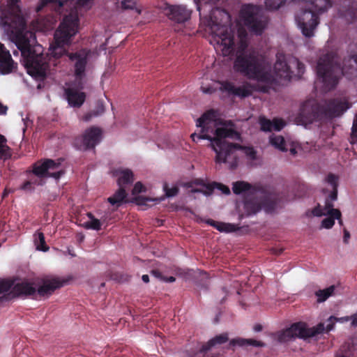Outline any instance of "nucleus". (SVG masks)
<instances>
[{
    "label": "nucleus",
    "instance_id": "17",
    "mask_svg": "<svg viewBox=\"0 0 357 357\" xmlns=\"http://www.w3.org/2000/svg\"><path fill=\"white\" fill-rule=\"evenodd\" d=\"M17 68L9 52L0 43V72L3 75L11 73Z\"/></svg>",
    "mask_w": 357,
    "mask_h": 357
},
{
    "label": "nucleus",
    "instance_id": "46",
    "mask_svg": "<svg viewBox=\"0 0 357 357\" xmlns=\"http://www.w3.org/2000/svg\"><path fill=\"white\" fill-rule=\"evenodd\" d=\"M219 190L222 191V192L225 195L230 194V189L227 186L221 183H215Z\"/></svg>",
    "mask_w": 357,
    "mask_h": 357
},
{
    "label": "nucleus",
    "instance_id": "10",
    "mask_svg": "<svg viewBox=\"0 0 357 357\" xmlns=\"http://www.w3.org/2000/svg\"><path fill=\"white\" fill-rule=\"evenodd\" d=\"M275 202L259 191L248 195L244 200V209L247 215L256 214L261 209L270 213L275 210Z\"/></svg>",
    "mask_w": 357,
    "mask_h": 357
},
{
    "label": "nucleus",
    "instance_id": "12",
    "mask_svg": "<svg viewBox=\"0 0 357 357\" xmlns=\"http://www.w3.org/2000/svg\"><path fill=\"white\" fill-rule=\"evenodd\" d=\"M36 284V279L32 282L23 281L15 284L10 292L0 296V304H3L4 302L20 296H31L33 298L36 299L38 294Z\"/></svg>",
    "mask_w": 357,
    "mask_h": 357
},
{
    "label": "nucleus",
    "instance_id": "30",
    "mask_svg": "<svg viewBox=\"0 0 357 357\" xmlns=\"http://www.w3.org/2000/svg\"><path fill=\"white\" fill-rule=\"evenodd\" d=\"M12 156L11 149L7 145V139L0 134V159L7 160Z\"/></svg>",
    "mask_w": 357,
    "mask_h": 357
},
{
    "label": "nucleus",
    "instance_id": "23",
    "mask_svg": "<svg viewBox=\"0 0 357 357\" xmlns=\"http://www.w3.org/2000/svg\"><path fill=\"white\" fill-rule=\"evenodd\" d=\"M116 176H118V185L121 187L130 184L133 182V173L130 169H117L115 172Z\"/></svg>",
    "mask_w": 357,
    "mask_h": 357
},
{
    "label": "nucleus",
    "instance_id": "20",
    "mask_svg": "<svg viewBox=\"0 0 357 357\" xmlns=\"http://www.w3.org/2000/svg\"><path fill=\"white\" fill-rule=\"evenodd\" d=\"M224 89L233 95L241 98H245L251 95V91L246 86H236L231 82H225L223 84Z\"/></svg>",
    "mask_w": 357,
    "mask_h": 357
},
{
    "label": "nucleus",
    "instance_id": "22",
    "mask_svg": "<svg viewBox=\"0 0 357 357\" xmlns=\"http://www.w3.org/2000/svg\"><path fill=\"white\" fill-rule=\"evenodd\" d=\"M228 335L227 333H222L216 335L213 338L208 340L206 343L204 344L199 349L200 353H206L209 351L213 347L217 344H222L228 340Z\"/></svg>",
    "mask_w": 357,
    "mask_h": 357
},
{
    "label": "nucleus",
    "instance_id": "56",
    "mask_svg": "<svg viewBox=\"0 0 357 357\" xmlns=\"http://www.w3.org/2000/svg\"><path fill=\"white\" fill-rule=\"evenodd\" d=\"M253 329L255 332H259L262 330V326L261 324H255Z\"/></svg>",
    "mask_w": 357,
    "mask_h": 357
},
{
    "label": "nucleus",
    "instance_id": "45",
    "mask_svg": "<svg viewBox=\"0 0 357 357\" xmlns=\"http://www.w3.org/2000/svg\"><path fill=\"white\" fill-rule=\"evenodd\" d=\"M135 2L132 0H122L121 7L123 9H132L135 7Z\"/></svg>",
    "mask_w": 357,
    "mask_h": 357
},
{
    "label": "nucleus",
    "instance_id": "64",
    "mask_svg": "<svg viewBox=\"0 0 357 357\" xmlns=\"http://www.w3.org/2000/svg\"><path fill=\"white\" fill-rule=\"evenodd\" d=\"M335 357H347V356L343 354H338V355H336Z\"/></svg>",
    "mask_w": 357,
    "mask_h": 357
},
{
    "label": "nucleus",
    "instance_id": "27",
    "mask_svg": "<svg viewBox=\"0 0 357 357\" xmlns=\"http://www.w3.org/2000/svg\"><path fill=\"white\" fill-rule=\"evenodd\" d=\"M326 182L332 186V191L328 197L332 202L337 199L338 176L330 173L326 178Z\"/></svg>",
    "mask_w": 357,
    "mask_h": 357
},
{
    "label": "nucleus",
    "instance_id": "48",
    "mask_svg": "<svg viewBox=\"0 0 357 357\" xmlns=\"http://www.w3.org/2000/svg\"><path fill=\"white\" fill-rule=\"evenodd\" d=\"M151 274L153 276H154L155 278H156L162 281L163 280L164 276L162 275V273L159 270H157V269L152 270L151 271Z\"/></svg>",
    "mask_w": 357,
    "mask_h": 357
},
{
    "label": "nucleus",
    "instance_id": "26",
    "mask_svg": "<svg viewBox=\"0 0 357 357\" xmlns=\"http://www.w3.org/2000/svg\"><path fill=\"white\" fill-rule=\"evenodd\" d=\"M252 188V185L245 181H236L233 183L232 190L236 195H241L242 193L245 194V199L254 192L250 193V191Z\"/></svg>",
    "mask_w": 357,
    "mask_h": 357
},
{
    "label": "nucleus",
    "instance_id": "57",
    "mask_svg": "<svg viewBox=\"0 0 357 357\" xmlns=\"http://www.w3.org/2000/svg\"><path fill=\"white\" fill-rule=\"evenodd\" d=\"M334 327L333 324H329L327 325L326 328L324 327V331H326L327 332L331 331Z\"/></svg>",
    "mask_w": 357,
    "mask_h": 357
},
{
    "label": "nucleus",
    "instance_id": "51",
    "mask_svg": "<svg viewBox=\"0 0 357 357\" xmlns=\"http://www.w3.org/2000/svg\"><path fill=\"white\" fill-rule=\"evenodd\" d=\"M351 135L357 138V121L354 122L352 126Z\"/></svg>",
    "mask_w": 357,
    "mask_h": 357
},
{
    "label": "nucleus",
    "instance_id": "31",
    "mask_svg": "<svg viewBox=\"0 0 357 357\" xmlns=\"http://www.w3.org/2000/svg\"><path fill=\"white\" fill-rule=\"evenodd\" d=\"M207 223L221 232H232L236 230V225L230 223L218 222L213 220H208Z\"/></svg>",
    "mask_w": 357,
    "mask_h": 357
},
{
    "label": "nucleus",
    "instance_id": "5",
    "mask_svg": "<svg viewBox=\"0 0 357 357\" xmlns=\"http://www.w3.org/2000/svg\"><path fill=\"white\" fill-rule=\"evenodd\" d=\"M349 107L347 101L338 99L328 100L324 105L307 100L301 105L296 121L298 124L306 126L314 121L340 116Z\"/></svg>",
    "mask_w": 357,
    "mask_h": 357
},
{
    "label": "nucleus",
    "instance_id": "3",
    "mask_svg": "<svg viewBox=\"0 0 357 357\" xmlns=\"http://www.w3.org/2000/svg\"><path fill=\"white\" fill-rule=\"evenodd\" d=\"M1 22L21 52L29 73L44 77L49 69V63L43 54V47L37 44L35 33L27 30L24 19L20 14H10L2 16Z\"/></svg>",
    "mask_w": 357,
    "mask_h": 357
},
{
    "label": "nucleus",
    "instance_id": "44",
    "mask_svg": "<svg viewBox=\"0 0 357 357\" xmlns=\"http://www.w3.org/2000/svg\"><path fill=\"white\" fill-rule=\"evenodd\" d=\"M20 0H8V3L10 8L15 12H20V7L17 6V3Z\"/></svg>",
    "mask_w": 357,
    "mask_h": 357
},
{
    "label": "nucleus",
    "instance_id": "6",
    "mask_svg": "<svg viewBox=\"0 0 357 357\" xmlns=\"http://www.w3.org/2000/svg\"><path fill=\"white\" fill-rule=\"evenodd\" d=\"M345 62L344 61L342 66L337 56L333 52L327 53L319 58L316 70L319 79L324 83L325 91L333 89L341 76L347 74ZM347 62L354 63L357 68V55L349 56Z\"/></svg>",
    "mask_w": 357,
    "mask_h": 357
},
{
    "label": "nucleus",
    "instance_id": "18",
    "mask_svg": "<svg viewBox=\"0 0 357 357\" xmlns=\"http://www.w3.org/2000/svg\"><path fill=\"white\" fill-rule=\"evenodd\" d=\"M65 94L68 104L73 107H80L85 101L86 94L75 89L68 88L65 90Z\"/></svg>",
    "mask_w": 357,
    "mask_h": 357
},
{
    "label": "nucleus",
    "instance_id": "42",
    "mask_svg": "<svg viewBox=\"0 0 357 357\" xmlns=\"http://www.w3.org/2000/svg\"><path fill=\"white\" fill-rule=\"evenodd\" d=\"M273 123V130L276 131H280L282 130L285 123L281 119H275L273 121H272Z\"/></svg>",
    "mask_w": 357,
    "mask_h": 357
},
{
    "label": "nucleus",
    "instance_id": "37",
    "mask_svg": "<svg viewBox=\"0 0 357 357\" xmlns=\"http://www.w3.org/2000/svg\"><path fill=\"white\" fill-rule=\"evenodd\" d=\"M13 281L10 280H0V294L8 292L14 286Z\"/></svg>",
    "mask_w": 357,
    "mask_h": 357
},
{
    "label": "nucleus",
    "instance_id": "9",
    "mask_svg": "<svg viewBox=\"0 0 357 357\" xmlns=\"http://www.w3.org/2000/svg\"><path fill=\"white\" fill-rule=\"evenodd\" d=\"M244 24L256 35H261L266 27V17L257 6L245 5L241 11Z\"/></svg>",
    "mask_w": 357,
    "mask_h": 357
},
{
    "label": "nucleus",
    "instance_id": "58",
    "mask_svg": "<svg viewBox=\"0 0 357 357\" xmlns=\"http://www.w3.org/2000/svg\"><path fill=\"white\" fill-rule=\"evenodd\" d=\"M142 280L144 282L148 283L149 282V277L148 275H143L142 277Z\"/></svg>",
    "mask_w": 357,
    "mask_h": 357
},
{
    "label": "nucleus",
    "instance_id": "33",
    "mask_svg": "<svg viewBox=\"0 0 357 357\" xmlns=\"http://www.w3.org/2000/svg\"><path fill=\"white\" fill-rule=\"evenodd\" d=\"M270 143L276 149L281 151H287L285 147V140L281 135H272L270 137Z\"/></svg>",
    "mask_w": 357,
    "mask_h": 357
},
{
    "label": "nucleus",
    "instance_id": "54",
    "mask_svg": "<svg viewBox=\"0 0 357 357\" xmlns=\"http://www.w3.org/2000/svg\"><path fill=\"white\" fill-rule=\"evenodd\" d=\"M351 319V316H346V317H341V318H338L337 319V321H341V322H346V321H348L349 320Z\"/></svg>",
    "mask_w": 357,
    "mask_h": 357
},
{
    "label": "nucleus",
    "instance_id": "24",
    "mask_svg": "<svg viewBox=\"0 0 357 357\" xmlns=\"http://www.w3.org/2000/svg\"><path fill=\"white\" fill-rule=\"evenodd\" d=\"M310 2V8L319 15L322 14L332 7L331 0H305Z\"/></svg>",
    "mask_w": 357,
    "mask_h": 357
},
{
    "label": "nucleus",
    "instance_id": "38",
    "mask_svg": "<svg viewBox=\"0 0 357 357\" xmlns=\"http://www.w3.org/2000/svg\"><path fill=\"white\" fill-rule=\"evenodd\" d=\"M164 191L165 192V195L167 197H172L178 195L179 192V188L178 186H173L172 188H169L167 183H165L163 185Z\"/></svg>",
    "mask_w": 357,
    "mask_h": 357
},
{
    "label": "nucleus",
    "instance_id": "47",
    "mask_svg": "<svg viewBox=\"0 0 357 357\" xmlns=\"http://www.w3.org/2000/svg\"><path fill=\"white\" fill-rule=\"evenodd\" d=\"M99 115V113L97 112H93L86 114L83 117L82 119L84 121H89L93 116H97Z\"/></svg>",
    "mask_w": 357,
    "mask_h": 357
},
{
    "label": "nucleus",
    "instance_id": "35",
    "mask_svg": "<svg viewBox=\"0 0 357 357\" xmlns=\"http://www.w3.org/2000/svg\"><path fill=\"white\" fill-rule=\"evenodd\" d=\"M287 0H265V5L268 10H275L283 6Z\"/></svg>",
    "mask_w": 357,
    "mask_h": 357
},
{
    "label": "nucleus",
    "instance_id": "19",
    "mask_svg": "<svg viewBox=\"0 0 357 357\" xmlns=\"http://www.w3.org/2000/svg\"><path fill=\"white\" fill-rule=\"evenodd\" d=\"M312 213L315 216L333 215L337 219H340L342 216L339 209L333 208V204L329 199H326L324 208H321L320 206H318L313 210Z\"/></svg>",
    "mask_w": 357,
    "mask_h": 357
},
{
    "label": "nucleus",
    "instance_id": "61",
    "mask_svg": "<svg viewBox=\"0 0 357 357\" xmlns=\"http://www.w3.org/2000/svg\"><path fill=\"white\" fill-rule=\"evenodd\" d=\"M289 152H290L291 155H295L297 153V151H296V148H291L289 149Z\"/></svg>",
    "mask_w": 357,
    "mask_h": 357
},
{
    "label": "nucleus",
    "instance_id": "40",
    "mask_svg": "<svg viewBox=\"0 0 357 357\" xmlns=\"http://www.w3.org/2000/svg\"><path fill=\"white\" fill-rule=\"evenodd\" d=\"M328 217L324 218L321 222V227L326 229L331 228L335 224V220L337 219L333 215H328Z\"/></svg>",
    "mask_w": 357,
    "mask_h": 357
},
{
    "label": "nucleus",
    "instance_id": "4",
    "mask_svg": "<svg viewBox=\"0 0 357 357\" xmlns=\"http://www.w3.org/2000/svg\"><path fill=\"white\" fill-rule=\"evenodd\" d=\"M79 19L77 16L70 15L66 16L54 33V45L51 54L55 58H60L66 54L73 64L76 79H82L85 76L89 60V51L81 49L75 52H68L65 46L70 43L71 38L77 32Z\"/></svg>",
    "mask_w": 357,
    "mask_h": 357
},
{
    "label": "nucleus",
    "instance_id": "55",
    "mask_svg": "<svg viewBox=\"0 0 357 357\" xmlns=\"http://www.w3.org/2000/svg\"><path fill=\"white\" fill-rule=\"evenodd\" d=\"M176 280V278L173 276H170V277H164L163 278V280L162 281H165V282H173Z\"/></svg>",
    "mask_w": 357,
    "mask_h": 357
},
{
    "label": "nucleus",
    "instance_id": "60",
    "mask_svg": "<svg viewBox=\"0 0 357 357\" xmlns=\"http://www.w3.org/2000/svg\"><path fill=\"white\" fill-rule=\"evenodd\" d=\"M283 251V249L282 248H280V249H278V248H274L273 249V252L277 255H280Z\"/></svg>",
    "mask_w": 357,
    "mask_h": 357
},
{
    "label": "nucleus",
    "instance_id": "39",
    "mask_svg": "<svg viewBox=\"0 0 357 357\" xmlns=\"http://www.w3.org/2000/svg\"><path fill=\"white\" fill-rule=\"evenodd\" d=\"M31 183L33 185V186L36 188V186L38 185H43L45 183V179L39 176H36L33 174L32 172L28 178Z\"/></svg>",
    "mask_w": 357,
    "mask_h": 357
},
{
    "label": "nucleus",
    "instance_id": "25",
    "mask_svg": "<svg viewBox=\"0 0 357 357\" xmlns=\"http://www.w3.org/2000/svg\"><path fill=\"white\" fill-rule=\"evenodd\" d=\"M229 344L232 346L238 345L240 347L252 346L255 347H264L266 346V344L261 341L244 338L232 339Z\"/></svg>",
    "mask_w": 357,
    "mask_h": 357
},
{
    "label": "nucleus",
    "instance_id": "36",
    "mask_svg": "<svg viewBox=\"0 0 357 357\" xmlns=\"http://www.w3.org/2000/svg\"><path fill=\"white\" fill-rule=\"evenodd\" d=\"M259 122L261 130H263L264 132H271L273 130L272 121L266 119L264 116H261L259 118Z\"/></svg>",
    "mask_w": 357,
    "mask_h": 357
},
{
    "label": "nucleus",
    "instance_id": "13",
    "mask_svg": "<svg viewBox=\"0 0 357 357\" xmlns=\"http://www.w3.org/2000/svg\"><path fill=\"white\" fill-rule=\"evenodd\" d=\"M60 162L52 159H45L43 161H38L33 164L32 172L36 176L43 178L52 177L59 179L63 174V170L59 169Z\"/></svg>",
    "mask_w": 357,
    "mask_h": 357
},
{
    "label": "nucleus",
    "instance_id": "16",
    "mask_svg": "<svg viewBox=\"0 0 357 357\" xmlns=\"http://www.w3.org/2000/svg\"><path fill=\"white\" fill-rule=\"evenodd\" d=\"M165 14L172 21L176 23H183L190 17L191 12L181 6L167 5L165 8Z\"/></svg>",
    "mask_w": 357,
    "mask_h": 357
},
{
    "label": "nucleus",
    "instance_id": "41",
    "mask_svg": "<svg viewBox=\"0 0 357 357\" xmlns=\"http://www.w3.org/2000/svg\"><path fill=\"white\" fill-rule=\"evenodd\" d=\"M145 191H146V188L144 186V185L140 181H138L135 184L133 189L132 190V195H137L140 192H145Z\"/></svg>",
    "mask_w": 357,
    "mask_h": 357
},
{
    "label": "nucleus",
    "instance_id": "15",
    "mask_svg": "<svg viewBox=\"0 0 357 357\" xmlns=\"http://www.w3.org/2000/svg\"><path fill=\"white\" fill-rule=\"evenodd\" d=\"M66 280L54 276L36 278L37 294L39 297H49L55 290L62 287Z\"/></svg>",
    "mask_w": 357,
    "mask_h": 357
},
{
    "label": "nucleus",
    "instance_id": "7",
    "mask_svg": "<svg viewBox=\"0 0 357 357\" xmlns=\"http://www.w3.org/2000/svg\"><path fill=\"white\" fill-rule=\"evenodd\" d=\"M224 14L227 18L229 15L224 10L216 8L213 10L210 16V38L209 43L214 47L218 53L224 56L232 55L234 52V33L228 26L218 22L215 14Z\"/></svg>",
    "mask_w": 357,
    "mask_h": 357
},
{
    "label": "nucleus",
    "instance_id": "1",
    "mask_svg": "<svg viewBox=\"0 0 357 357\" xmlns=\"http://www.w3.org/2000/svg\"><path fill=\"white\" fill-rule=\"evenodd\" d=\"M240 47L234 62L236 72L251 79L267 84H283L291 80L294 72L291 68L296 67L295 76L301 78L305 72V65L295 57L287 59L283 54H276V61L273 66L274 73H271V64L255 52L245 51L248 47L247 32L241 28L238 30Z\"/></svg>",
    "mask_w": 357,
    "mask_h": 357
},
{
    "label": "nucleus",
    "instance_id": "52",
    "mask_svg": "<svg viewBox=\"0 0 357 357\" xmlns=\"http://www.w3.org/2000/svg\"><path fill=\"white\" fill-rule=\"evenodd\" d=\"M351 326L356 327L357 326V312L351 315Z\"/></svg>",
    "mask_w": 357,
    "mask_h": 357
},
{
    "label": "nucleus",
    "instance_id": "49",
    "mask_svg": "<svg viewBox=\"0 0 357 357\" xmlns=\"http://www.w3.org/2000/svg\"><path fill=\"white\" fill-rule=\"evenodd\" d=\"M149 200V199L144 197L139 196L136 197V202L139 205H145L146 202Z\"/></svg>",
    "mask_w": 357,
    "mask_h": 357
},
{
    "label": "nucleus",
    "instance_id": "62",
    "mask_svg": "<svg viewBox=\"0 0 357 357\" xmlns=\"http://www.w3.org/2000/svg\"><path fill=\"white\" fill-rule=\"evenodd\" d=\"M193 192H204L203 190L199 189H194L192 190Z\"/></svg>",
    "mask_w": 357,
    "mask_h": 357
},
{
    "label": "nucleus",
    "instance_id": "32",
    "mask_svg": "<svg viewBox=\"0 0 357 357\" xmlns=\"http://www.w3.org/2000/svg\"><path fill=\"white\" fill-rule=\"evenodd\" d=\"M335 289L334 285H331L324 289H319L315 292V295L317 297V302L322 303L326 301L331 296H332Z\"/></svg>",
    "mask_w": 357,
    "mask_h": 357
},
{
    "label": "nucleus",
    "instance_id": "8",
    "mask_svg": "<svg viewBox=\"0 0 357 357\" xmlns=\"http://www.w3.org/2000/svg\"><path fill=\"white\" fill-rule=\"evenodd\" d=\"M324 333V324L319 323L313 327H308L305 322H296L290 327L278 332L275 335L276 339L280 342H287L293 338L299 337L307 340L310 337H315L318 335Z\"/></svg>",
    "mask_w": 357,
    "mask_h": 357
},
{
    "label": "nucleus",
    "instance_id": "2",
    "mask_svg": "<svg viewBox=\"0 0 357 357\" xmlns=\"http://www.w3.org/2000/svg\"><path fill=\"white\" fill-rule=\"evenodd\" d=\"M215 117L213 110L204 112L197 121V126L201 128V134L193 133L191 138L194 142L198 139H208L211 142L210 146L215 152V161L217 164L225 163L228 165L229 169H235L238 167V158L236 151L244 150L245 154L251 160H255L257 152L252 147H244L237 143L228 142L227 139H231L241 142V134L231 128L220 127L215 130L214 137L208 134V128Z\"/></svg>",
    "mask_w": 357,
    "mask_h": 357
},
{
    "label": "nucleus",
    "instance_id": "53",
    "mask_svg": "<svg viewBox=\"0 0 357 357\" xmlns=\"http://www.w3.org/2000/svg\"><path fill=\"white\" fill-rule=\"evenodd\" d=\"M8 107L4 106L0 102V115H4L6 114Z\"/></svg>",
    "mask_w": 357,
    "mask_h": 357
},
{
    "label": "nucleus",
    "instance_id": "59",
    "mask_svg": "<svg viewBox=\"0 0 357 357\" xmlns=\"http://www.w3.org/2000/svg\"><path fill=\"white\" fill-rule=\"evenodd\" d=\"M202 90L204 93H211L212 92V89L211 88L202 87Z\"/></svg>",
    "mask_w": 357,
    "mask_h": 357
},
{
    "label": "nucleus",
    "instance_id": "14",
    "mask_svg": "<svg viewBox=\"0 0 357 357\" xmlns=\"http://www.w3.org/2000/svg\"><path fill=\"white\" fill-rule=\"evenodd\" d=\"M318 15V13L309 7L304 9L301 16L298 17V25L305 36L310 38L314 36V31L319 22Z\"/></svg>",
    "mask_w": 357,
    "mask_h": 357
},
{
    "label": "nucleus",
    "instance_id": "11",
    "mask_svg": "<svg viewBox=\"0 0 357 357\" xmlns=\"http://www.w3.org/2000/svg\"><path fill=\"white\" fill-rule=\"evenodd\" d=\"M102 139V130L100 128L92 126L85 130L82 135L75 138L74 146L81 151L93 149L98 145Z\"/></svg>",
    "mask_w": 357,
    "mask_h": 357
},
{
    "label": "nucleus",
    "instance_id": "63",
    "mask_svg": "<svg viewBox=\"0 0 357 357\" xmlns=\"http://www.w3.org/2000/svg\"><path fill=\"white\" fill-rule=\"evenodd\" d=\"M211 357H223V356L220 354H217L211 356Z\"/></svg>",
    "mask_w": 357,
    "mask_h": 357
},
{
    "label": "nucleus",
    "instance_id": "43",
    "mask_svg": "<svg viewBox=\"0 0 357 357\" xmlns=\"http://www.w3.org/2000/svg\"><path fill=\"white\" fill-rule=\"evenodd\" d=\"M20 188L26 192H32L34 190L35 187L31 183L30 180L28 178L26 181H24L22 183Z\"/></svg>",
    "mask_w": 357,
    "mask_h": 357
},
{
    "label": "nucleus",
    "instance_id": "28",
    "mask_svg": "<svg viewBox=\"0 0 357 357\" xmlns=\"http://www.w3.org/2000/svg\"><path fill=\"white\" fill-rule=\"evenodd\" d=\"M33 242L36 248L38 250L46 252L50 248L45 243L44 234L41 231H37L34 233Z\"/></svg>",
    "mask_w": 357,
    "mask_h": 357
},
{
    "label": "nucleus",
    "instance_id": "34",
    "mask_svg": "<svg viewBox=\"0 0 357 357\" xmlns=\"http://www.w3.org/2000/svg\"><path fill=\"white\" fill-rule=\"evenodd\" d=\"M87 216L90 220L85 222V228L99 231L101 229L100 220L96 218L91 213H88Z\"/></svg>",
    "mask_w": 357,
    "mask_h": 357
},
{
    "label": "nucleus",
    "instance_id": "50",
    "mask_svg": "<svg viewBox=\"0 0 357 357\" xmlns=\"http://www.w3.org/2000/svg\"><path fill=\"white\" fill-rule=\"evenodd\" d=\"M349 238H350L349 232L346 229H344V236H343L344 243H347Z\"/></svg>",
    "mask_w": 357,
    "mask_h": 357
},
{
    "label": "nucleus",
    "instance_id": "29",
    "mask_svg": "<svg viewBox=\"0 0 357 357\" xmlns=\"http://www.w3.org/2000/svg\"><path fill=\"white\" fill-rule=\"evenodd\" d=\"M119 189L112 196L107 199L108 202L112 205L116 204L119 206L126 199L127 192L123 187L119 186Z\"/></svg>",
    "mask_w": 357,
    "mask_h": 357
},
{
    "label": "nucleus",
    "instance_id": "21",
    "mask_svg": "<svg viewBox=\"0 0 357 357\" xmlns=\"http://www.w3.org/2000/svg\"><path fill=\"white\" fill-rule=\"evenodd\" d=\"M64 3L65 1L61 0H40L36 10L39 12L44 8H49L56 13H60Z\"/></svg>",
    "mask_w": 357,
    "mask_h": 357
}]
</instances>
